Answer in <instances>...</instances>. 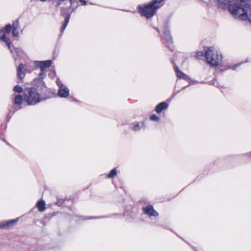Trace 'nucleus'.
I'll return each mask as SVG.
<instances>
[{
	"label": "nucleus",
	"mask_w": 251,
	"mask_h": 251,
	"mask_svg": "<svg viewBox=\"0 0 251 251\" xmlns=\"http://www.w3.org/2000/svg\"><path fill=\"white\" fill-rule=\"evenodd\" d=\"M219 3L221 4L228 5V9L231 14L236 18H238L242 20L247 19V10L245 8H241L238 5H236L238 0H217Z\"/></svg>",
	"instance_id": "1"
},
{
	"label": "nucleus",
	"mask_w": 251,
	"mask_h": 251,
	"mask_svg": "<svg viewBox=\"0 0 251 251\" xmlns=\"http://www.w3.org/2000/svg\"><path fill=\"white\" fill-rule=\"evenodd\" d=\"M164 0H153L150 4L145 5L144 7L139 6V11L142 16H144L147 18L152 17L157 9L159 8L162 5V2Z\"/></svg>",
	"instance_id": "2"
},
{
	"label": "nucleus",
	"mask_w": 251,
	"mask_h": 251,
	"mask_svg": "<svg viewBox=\"0 0 251 251\" xmlns=\"http://www.w3.org/2000/svg\"><path fill=\"white\" fill-rule=\"evenodd\" d=\"M205 57L208 64L212 67L219 66L222 61V56L213 48H209L205 53Z\"/></svg>",
	"instance_id": "3"
},
{
	"label": "nucleus",
	"mask_w": 251,
	"mask_h": 251,
	"mask_svg": "<svg viewBox=\"0 0 251 251\" xmlns=\"http://www.w3.org/2000/svg\"><path fill=\"white\" fill-rule=\"evenodd\" d=\"M25 100L28 104H35L40 101V98L36 90L33 88L27 89L25 91Z\"/></svg>",
	"instance_id": "4"
},
{
	"label": "nucleus",
	"mask_w": 251,
	"mask_h": 251,
	"mask_svg": "<svg viewBox=\"0 0 251 251\" xmlns=\"http://www.w3.org/2000/svg\"><path fill=\"white\" fill-rule=\"evenodd\" d=\"M56 83L59 87L58 91V96L62 98H66L68 97L69 94V90L68 88L63 84L61 83V82L58 79L56 80Z\"/></svg>",
	"instance_id": "5"
},
{
	"label": "nucleus",
	"mask_w": 251,
	"mask_h": 251,
	"mask_svg": "<svg viewBox=\"0 0 251 251\" xmlns=\"http://www.w3.org/2000/svg\"><path fill=\"white\" fill-rule=\"evenodd\" d=\"M35 64L36 66H38L40 68L41 71H44L45 69L48 68L50 66L51 61L50 60L35 61Z\"/></svg>",
	"instance_id": "6"
},
{
	"label": "nucleus",
	"mask_w": 251,
	"mask_h": 251,
	"mask_svg": "<svg viewBox=\"0 0 251 251\" xmlns=\"http://www.w3.org/2000/svg\"><path fill=\"white\" fill-rule=\"evenodd\" d=\"M163 39L166 41L167 46L171 45L173 43V39L172 36L170 35V31L168 29V27L166 26L164 28L163 32Z\"/></svg>",
	"instance_id": "7"
},
{
	"label": "nucleus",
	"mask_w": 251,
	"mask_h": 251,
	"mask_svg": "<svg viewBox=\"0 0 251 251\" xmlns=\"http://www.w3.org/2000/svg\"><path fill=\"white\" fill-rule=\"evenodd\" d=\"M25 70L24 65L22 63L19 65L17 69V76L21 82L23 81L22 80L25 76Z\"/></svg>",
	"instance_id": "8"
},
{
	"label": "nucleus",
	"mask_w": 251,
	"mask_h": 251,
	"mask_svg": "<svg viewBox=\"0 0 251 251\" xmlns=\"http://www.w3.org/2000/svg\"><path fill=\"white\" fill-rule=\"evenodd\" d=\"M144 212L150 216H157L158 213L153 209L152 206L150 205L143 208Z\"/></svg>",
	"instance_id": "9"
},
{
	"label": "nucleus",
	"mask_w": 251,
	"mask_h": 251,
	"mask_svg": "<svg viewBox=\"0 0 251 251\" xmlns=\"http://www.w3.org/2000/svg\"><path fill=\"white\" fill-rule=\"evenodd\" d=\"M0 39L6 43L8 49L11 50V52L13 53V50L10 45V41L9 39L6 37L4 31L2 30H0Z\"/></svg>",
	"instance_id": "10"
},
{
	"label": "nucleus",
	"mask_w": 251,
	"mask_h": 251,
	"mask_svg": "<svg viewBox=\"0 0 251 251\" xmlns=\"http://www.w3.org/2000/svg\"><path fill=\"white\" fill-rule=\"evenodd\" d=\"M17 221V219L3 221L0 224V228H10L16 224Z\"/></svg>",
	"instance_id": "11"
},
{
	"label": "nucleus",
	"mask_w": 251,
	"mask_h": 251,
	"mask_svg": "<svg viewBox=\"0 0 251 251\" xmlns=\"http://www.w3.org/2000/svg\"><path fill=\"white\" fill-rule=\"evenodd\" d=\"M174 69L177 77L184 79L186 80H188L190 79L189 76L180 71L176 65H175Z\"/></svg>",
	"instance_id": "12"
},
{
	"label": "nucleus",
	"mask_w": 251,
	"mask_h": 251,
	"mask_svg": "<svg viewBox=\"0 0 251 251\" xmlns=\"http://www.w3.org/2000/svg\"><path fill=\"white\" fill-rule=\"evenodd\" d=\"M19 21L17 20L15 22H14L12 24V35L14 37H17L19 35Z\"/></svg>",
	"instance_id": "13"
},
{
	"label": "nucleus",
	"mask_w": 251,
	"mask_h": 251,
	"mask_svg": "<svg viewBox=\"0 0 251 251\" xmlns=\"http://www.w3.org/2000/svg\"><path fill=\"white\" fill-rule=\"evenodd\" d=\"M168 106V104L166 102H162L158 104L155 108V110L157 113H160L163 110L167 108Z\"/></svg>",
	"instance_id": "14"
},
{
	"label": "nucleus",
	"mask_w": 251,
	"mask_h": 251,
	"mask_svg": "<svg viewBox=\"0 0 251 251\" xmlns=\"http://www.w3.org/2000/svg\"><path fill=\"white\" fill-rule=\"evenodd\" d=\"M23 100L22 96L20 95H17L15 97L13 102L14 104L19 105H20Z\"/></svg>",
	"instance_id": "15"
},
{
	"label": "nucleus",
	"mask_w": 251,
	"mask_h": 251,
	"mask_svg": "<svg viewBox=\"0 0 251 251\" xmlns=\"http://www.w3.org/2000/svg\"><path fill=\"white\" fill-rule=\"evenodd\" d=\"M36 206L40 211H43L45 210V203L43 201H40L37 202Z\"/></svg>",
	"instance_id": "16"
},
{
	"label": "nucleus",
	"mask_w": 251,
	"mask_h": 251,
	"mask_svg": "<svg viewBox=\"0 0 251 251\" xmlns=\"http://www.w3.org/2000/svg\"><path fill=\"white\" fill-rule=\"evenodd\" d=\"M69 19H70L69 16H68L65 18L64 23L61 27V32H63L64 30H65V29L66 28L67 25L69 22Z\"/></svg>",
	"instance_id": "17"
},
{
	"label": "nucleus",
	"mask_w": 251,
	"mask_h": 251,
	"mask_svg": "<svg viewBox=\"0 0 251 251\" xmlns=\"http://www.w3.org/2000/svg\"><path fill=\"white\" fill-rule=\"evenodd\" d=\"M69 19H70L69 16H68L65 18L64 23L61 27V32H63L64 30H65V29L66 28L67 25L69 22Z\"/></svg>",
	"instance_id": "18"
},
{
	"label": "nucleus",
	"mask_w": 251,
	"mask_h": 251,
	"mask_svg": "<svg viewBox=\"0 0 251 251\" xmlns=\"http://www.w3.org/2000/svg\"><path fill=\"white\" fill-rule=\"evenodd\" d=\"M117 174V171L115 168L112 169L110 172L108 174L107 177L112 178L115 176Z\"/></svg>",
	"instance_id": "19"
},
{
	"label": "nucleus",
	"mask_w": 251,
	"mask_h": 251,
	"mask_svg": "<svg viewBox=\"0 0 251 251\" xmlns=\"http://www.w3.org/2000/svg\"><path fill=\"white\" fill-rule=\"evenodd\" d=\"M13 91L15 92L20 93L22 92L23 89L21 86L19 85H16L14 87Z\"/></svg>",
	"instance_id": "20"
},
{
	"label": "nucleus",
	"mask_w": 251,
	"mask_h": 251,
	"mask_svg": "<svg viewBox=\"0 0 251 251\" xmlns=\"http://www.w3.org/2000/svg\"><path fill=\"white\" fill-rule=\"evenodd\" d=\"M11 29H12V25L11 26L10 24H8L5 26V31L7 33H9Z\"/></svg>",
	"instance_id": "21"
},
{
	"label": "nucleus",
	"mask_w": 251,
	"mask_h": 251,
	"mask_svg": "<svg viewBox=\"0 0 251 251\" xmlns=\"http://www.w3.org/2000/svg\"><path fill=\"white\" fill-rule=\"evenodd\" d=\"M132 128L135 131H138L140 129L141 127L139 123H137L132 127Z\"/></svg>",
	"instance_id": "22"
},
{
	"label": "nucleus",
	"mask_w": 251,
	"mask_h": 251,
	"mask_svg": "<svg viewBox=\"0 0 251 251\" xmlns=\"http://www.w3.org/2000/svg\"><path fill=\"white\" fill-rule=\"evenodd\" d=\"M150 119L152 121H158L159 120V118L155 115L153 114L151 116Z\"/></svg>",
	"instance_id": "23"
},
{
	"label": "nucleus",
	"mask_w": 251,
	"mask_h": 251,
	"mask_svg": "<svg viewBox=\"0 0 251 251\" xmlns=\"http://www.w3.org/2000/svg\"><path fill=\"white\" fill-rule=\"evenodd\" d=\"M203 54L201 51H198L196 52L195 54V57L197 58H200L201 57L203 56Z\"/></svg>",
	"instance_id": "24"
},
{
	"label": "nucleus",
	"mask_w": 251,
	"mask_h": 251,
	"mask_svg": "<svg viewBox=\"0 0 251 251\" xmlns=\"http://www.w3.org/2000/svg\"><path fill=\"white\" fill-rule=\"evenodd\" d=\"M39 76L42 79L44 78L46 76V74L44 71H41V72L39 74Z\"/></svg>",
	"instance_id": "25"
},
{
	"label": "nucleus",
	"mask_w": 251,
	"mask_h": 251,
	"mask_svg": "<svg viewBox=\"0 0 251 251\" xmlns=\"http://www.w3.org/2000/svg\"><path fill=\"white\" fill-rule=\"evenodd\" d=\"M70 6H72L73 3H75L76 2V1L75 0H69Z\"/></svg>",
	"instance_id": "26"
},
{
	"label": "nucleus",
	"mask_w": 251,
	"mask_h": 251,
	"mask_svg": "<svg viewBox=\"0 0 251 251\" xmlns=\"http://www.w3.org/2000/svg\"><path fill=\"white\" fill-rule=\"evenodd\" d=\"M79 0V1L82 2L83 5H86L87 3V1H85V0Z\"/></svg>",
	"instance_id": "27"
},
{
	"label": "nucleus",
	"mask_w": 251,
	"mask_h": 251,
	"mask_svg": "<svg viewBox=\"0 0 251 251\" xmlns=\"http://www.w3.org/2000/svg\"><path fill=\"white\" fill-rule=\"evenodd\" d=\"M21 108V107H18V108H17V107H14V111H15L20 109Z\"/></svg>",
	"instance_id": "28"
}]
</instances>
